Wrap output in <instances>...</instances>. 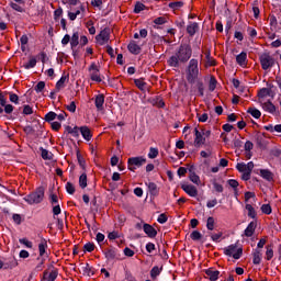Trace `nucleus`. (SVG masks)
<instances>
[{"label": "nucleus", "instance_id": "nucleus-49", "mask_svg": "<svg viewBox=\"0 0 281 281\" xmlns=\"http://www.w3.org/2000/svg\"><path fill=\"white\" fill-rule=\"evenodd\" d=\"M157 221L160 223V225H164V223H168V216L162 213L158 216Z\"/></svg>", "mask_w": 281, "mask_h": 281}, {"label": "nucleus", "instance_id": "nucleus-55", "mask_svg": "<svg viewBox=\"0 0 281 281\" xmlns=\"http://www.w3.org/2000/svg\"><path fill=\"white\" fill-rule=\"evenodd\" d=\"M222 236H223V233H215V234L211 235V238L214 243H218L221 240Z\"/></svg>", "mask_w": 281, "mask_h": 281}, {"label": "nucleus", "instance_id": "nucleus-26", "mask_svg": "<svg viewBox=\"0 0 281 281\" xmlns=\"http://www.w3.org/2000/svg\"><path fill=\"white\" fill-rule=\"evenodd\" d=\"M260 177H262V179H266V181H271L273 179V173H271V171H269L268 169H261Z\"/></svg>", "mask_w": 281, "mask_h": 281}, {"label": "nucleus", "instance_id": "nucleus-63", "mask_svg": "<svg viewBox=\"0 0 281 281\" xmlns=\"http://www.w3.org/2000/svg\"><path fill=\"white\" fill-rule=\"evenodd\" d=\"M42 157L44 159H52V153H48L47 149H42Z\"/></svg>", "mask_w": 281, "mask_h": 281}, {"label": "nucleus", "instance_id": "nucleus-45", "mask_svg": "<svg viewBox=\"0 0 281 281\" xmlns=\"http://www.w3.org/2000/svg\"><path fill=\"white\" fill-rule=\"evenodd\" d=\"M34 89L36 93H42V91L45 89V81L37 82Z\"/></svg>", "mask_w": 281, "mask_h": 281}, {"label": "nucleus", "instance_id": "nucleus-21", "mask_svg": "<svg viewBox=\"0 0 281 281\" xmlns=\"http://www.w3.org/2000/svg\"><path fill=\"white\" fill-rule=\"evenodd\" d=\"M117 256H120V252L117 251V249H109L106 252H105V258L108 260H115V258H117Z\"/></svg>", "mask_w": 281, "mask_h": 281}, {"label": "nucleus", "instance_id": "nucleus-59", "mask_svg": "<svg viewBox=\"0 0 281 281\" xmlns=\"http://www.w3.org/2000/svg\"><path fill=\"white\" fill-rule=\"evenodd\" d=\"M27 35H22V37L20 38L23 50H25V45H27Z\"/></svg>", "mask_w": 281, "mask_h": 281}, {"label": "nucleus", "instance_id": "nucleus-4", "mask_svg": "<svg viewBox=\"0 0 281 281\" xmlns=\"http://www.w3.org/2000/svg\"><path fill=\"white\" fill-rule=\"evenodd\" d=\"M224 254L229 258H234L235 260H240V257L243 256V247H238V245L232 244L224 248Z\"/></svg>", "mask_w": 281, "mask_h": 281}, {"label": "nucleus", "instance_id": "nucleus-7", "mask_svg": "<svg viewBox=\"0 0 281 281\" xmlns=\"http://www.w3.org/2000/svg\"><path fill=\"white\" fill-rule=\"evenodd\" d=\"M259 104L266 113H270V115H279L278 108H276L271 101L260 100Z\"/></svg>", "mask_w": 281, "mask_h": 281}, {"label": "nucleus", "instance_id": "nucleus-18", "mask_svg": "<svg viewBox=\"0 0 281 281\" xmlns=\"http://www.w3.org/2000/svg\"><path fill=\"white\" fill-rule=\"evenodd\" d=\"M205 273H206V278H209V280H211V281L218 280V276H221V272L218 270H214V269H207V270H205Z\"/></svg>", "mask_w": 281, "mask_h": 281}, {"label": "nucleus", "instance_id": "nucleus-60", "mask_svg": "<svg viewBox=\"0 0 281 281\" xmlns=\"http://www.w3.org/2000/svg\"><path fill=\"white\" fill-rule=\"evenodd\" d=\"M67 111L70 113H76V102H70V104L67 105Z\"/></svg>", "mask_w": 281, "mask_h": 281}, {"label": "nucleus", "instance_id": "nucleus-62", "mask_svg": "<svg viewBox=\"0 0 281 281\" xmlns=\"http://www.w3.org/2000/svg\"><path fill=\"white\" fill-rule=\"evenodd\" d=\"M60 204H55L53 207V214L54 216H58V214H60Z\"/></svg>", "mask_w": 281, "mask_h": 281}, {"label": "nucleus", "instance_id": "nucleus-19", "mask_svg": "<svg viewBox=\"0 0 281 281\" xmlns=\"http://www.w3.org/2000/svg\"><path fill=\"white\" fill-rule=\"evenodd\" d=\"M134 83L137 87V89H139V91H143L144 93H145V91H148V83H146V81H144V79H142V78L135 79Z\"/></svg>", "mask_w": 281, "mask_h": 281}, {"label": "nucleus", "instance_id": "nucleus-53", "mask_svg": "<svg viewBox=\"0 0 281 281\" xmlns=\"http://www.w3.org/2000/svg\"><path fill=\"white\" fill-rule=\"evenodd\" d=\"M261 212H262L263 214H271V205H269V204H263V205L261 206Z\"/></svg>", "mask_w": 281, "mask_h": 281}, {"label": "nucleus", "instance_id": "nucleus-27", "mask_svg": "<svg viewBox=\"0 0 281 281\" xmlns=\"http://www.w3.org/2000/svg\"><path fill=\"white\" fill-rule=\"evenodd\" d=\"M267 95H271V90L268 88H262L258 92L259 102H260V100H265L267 98Z\"/></svg>", "mask_w": 281, "mask_h": 281}, {"label": "nucleus", "instance_id": "nucleus-35", "mask_svg": "<svg viewBox=\"0 0 281 281\" xmlns=\"http://www.w3.org/2000/svg\"><path fill=\"white\" fill-rule=\"evenodd\" d=\"M189 179L195 186H200L201 184V178L198 175H195L194 172L190 173Z\"/></svg>", "mask_w": 281, "mask_h": 281}, {"label": "nucleus", "instance_id": "nucleus-43", "mask_svg": "<svg viewBox=\"0 0 281 281\" xmlns=\"http://www.w3.org/2000/svg\"><path fill=\"white\" fill-rule=\"evenodd\" d=\"M273 258V248L271 246L266 247V260H271Z\"/></svg>", "mask_w": 281, "mask_h": 281}, {"label": "nucleus", "instance_id": "nucleus-28", "mask_svg": "<svg viewBox=\"0 0 281 281\" xmlns=\"http://www.w3.org/2000/svg\"><path fill=\"white\" fill-rule=\"evenodd\" d=\"M252 262L254 265H260L262 262V252L260 250H255Z\"/></svg>", "mask_w": 281, "mask_h": 281}, {"label": "nucleus", "instance_id": "nucleus-52", "mask_svg": "<svg viewBox=\"0 0 281 281\" xmlns=\"http://www.w3.org/2000/svg\"><path fill=\"white\" fill-rule=\"evenodd\" d=\"M32 113H34V110L32 109V106H30V105H24V108H23V114H24V115H32Z\"/></svg>", "mask_w": 281, "mask_h": 281}, {"label": "nucleus", "instance_id": "nucleus-12", "mask_svg": "<svg viewBox=\"0 0 281 281\" xmlns=\"http://www.w3.org/2000/svg\"><path fill=\"white\" fill-rule=\"evenodd\" d=\"M183 192H186V194H188L189 196H198L199 194V190H196V187L192 186V184H182L181 186Z\"/></svg>", "mask_w": 281, "mask_h": 281}, {"label": "nucleus", "instance_id": "nucleus-58", "mask_svg": "<svg viewBox=\"0 0 281 281\" xmlns=\"http://www.w3.org/2000/svg\"><path fill=\"white\" fill-rule=\"evenodd\" d=\"M244 148L246 153L251 151L254 149V143H251L250 140L246 142Z\"/></svg>", "mask_w": 281, "mask_h": 281}, {"label": "nucleus", "instance_id": "nucleus-42", "mask_svg": "<svg viewBox=\"0 0 281 281\" xmlns=\"http://www.w3.org/2000/svg\"><path fill=\"white\" fill-rule=\"evenodd\" d=\"M79 186H80V188H82V189L87 188V173H82V175L79 177Z\"/></svg>", "mask_w": 281, "mask_h": 281}, {"label": "nucleus", "instance_id": "nucleus-1", "mask_svg": "<svg viewBox=\"0 0 281 281\" xmlns=\"http://www.w3.org/2000/svg\"><path fill=\"white\" fill-rule=\"evenodd\" d=\"M189 58H192V48L188 44H183L179 47L176 55L171 56L168 60L170 67H179V63H188Z\"/></svg>", "mask_w": 281, "mask_h": 281}, {"label": "nucleus", "instance_id": "nucleus-44", "mask_svg": "<svg viewBox=\"0 0 281 281\" xmlns=\"http://www.w3.org/2000/svg\"><path fill=\"white\" fill-rule=\"evenodd\" d=\"M56 117H57V114L55 112H48L45 115V121L46 122H54V120H56Z\"/></svg>", "mask_w": 281, "mask_h": 281}, {"label": "nucleus", "instance_id": "nucleus-32", "mask_svg": "<svg viewBox=\"0 0 281 281\" xmlns=\"http://www.w3.org/2000/svg\"><path fill=\"white\" fill-rule=\"evenodd\" d=\"M214 225H216V220H214L213 216H210L206 221V229H209L210 232H213Z\"/></svg>", "mask_w": 281, "mask_h": 281}, {"label": "nucleus", "instance_id": "nucleus-57", "mask_svg": "<svg viewBox=\"0 0 281 281\" xmlns=\"http://www.w3.org/2000/svg\"><path fill=\"white\" fill-rule=\"evenodd\" d=\"M218 201L216 199L213 200H209L206 203V207L212 209V207H216Z\"/></svg>", "mask_w": 281, "mask_h": 281}, {"label": "nucleus", "instance_id": "nucleus-11", "mask_svg": "<svg viewBox=\"0 0 281 281\" xmlns=\"http://www.w3.org/2000/svg\"><path fill=\"white\" fill-rule=\"evenodd\" d=\"M238 172H251V170H254V161H249L248 164L245 162H238L236 166Z\"/></svg>", "mask_w": 281, "mask_h": 281}, {"label": "nucleus", "instance_id": "nucleus-31", "mask_svg": "<svg viewBox=\"0 0 281 281\" xmlns=\"http://www.w3.org/2000/svg\"><path fill=\"white\" fill-rule=\"evenodd\" d=\"M248 113H250V115H252V117H255V120H260V116L262 115L260 110H258L256 108H249Z\"/></svg>", "mask_w": 281, "mask_h": 281}, {"label": "nucleus", "instance_id": "nucleus-25", "mask_svg": "<svg viewBox=\"0 0 281 281\" xmlns=\"http://www.w3.org/2000/svg\"><path fill=\"white\" fill-rule=\"evenodd\" d=\"M58 278V274L55 271L44 272V277L42 281H55Z\"/></svg>", "mask_w": 281, "mask_h": 281}, {"label": "nucleus", "instance_id": "nucleus-17", "mask_svg": "<svg viewBox=\"0 0 281 281\" xmlns=\"http://www.w3.org/2000/svg\"><path fill=\"white\" fill-rule=\"evenodd\" d=\"M236 63L239 65V67H247V54L241 52L239 55H237Z\"/></svg>", "mask_w": 281, "mask_h": 281}, {"label": "nucleus", "instance_id": "nucleus-41", "mask_svg": "<svg viewBox=\"0 0 281 281\" xmlns=\"http://www.w3.org/2000/svg\"><path fill=\"white\" fill-rule=\"evenodd\" d=\"M153 104L158 106L159 109H164V106H166V103H164V100H161V98L159 97L153 99Z\"/></svg>", "mask_w": 281, "mask_h": 281}, {"label": "nucleus", "instance_id": "nucleus-5", "mask_svg": "<svg viewBox=\"0 0 281 281\" xmlns=\"http://www.w3.org/2000/svg\"><path fill=\"white\" fill-rule=\"evenodd\" d=\"M127 164H128V170H131L132 172H135V170H137V168H142V166H144V164H146V158H144L142 156L132 157V158H128Z\"/></svg>", "mask_w": 281, "mask_h": 281}, {"label": "nucleus", "instance_id": "nucleus-47", "mask_svg": "<svg viewBox=\"0 0 281 281\" xmlns=\"http://www.w3.org/2000/svg\"><path fill=\"white\" fill-rule=\"evenodd\" d=\"M145 5L142 2H137L134 8L135 14H139L144 10Z\"/></svg>", "mask_w": 281, "mask_h": 281}, {"label": "nucleus", "instance_id": "nucleus-30", "mask_svg": "<svg viewBox=\"0 0 281 281\" xmlns=\"http://www.w3.org/2000/svg\"><path fill=\"white\" fill-rule=\"evenodd\" d=\"M24 69H34L36 67V58L32 57L27 63L22 65Z\"/></svg>", "mask_w": 281, "mask_h": 281}, {"label": "nucleus", "instance_id": "nucleus-39", "mask_svg": "<svg viewBox=\"0 0 281 281\" xmlns=\"http://www.w3.org/2000/svg\"><path fill=\"white\" fill-rule=\"evenodd\" d=\"M159 273H161V268L155 266V267L150 270V278H153V280H155V278H157V276H159Z\"/></svg>", "mask_w": 281, "mask_h": 281}, {"label": "nucleus", "instance_id": "nucleus-50", "mask_svg": "<svg viewBox=\"0 0 281 281\" xmlns=\"http://www.w3.org/2000/svg\"><path fill=\"white\" fill-rule=\"evenodd\" d=\"M9 100H10V102H12L13 104H19V95H16L15 93H10V94H9Z\"/></svg>", "mask_w": 281, "mask_h": 281}, {"label": "nucleus", "instance_id": "nucleus-40", "mask_svg": "<svg viewBox=\"0 0 281 281\" xmlns=\"http://www.w3.org/2000/svg\"><path fill=\"white\" fill-rule=\"evenodd\" d=\"M169 8L171 10H180V8H183V1L170 2Z\"/></svg>", "mask_w": 281, "mask_h": 281}, {"label": "nucleus", "instance_id": "nucleus-14", "mask_svg": "<svg viewBox=\"0 0 281 281\" xmlns=\"http://www.w3.org/2000/svg\"><path fill=\"white\" fill-rule=\"evenodd\" d=\"M94 104L98 111L104 110V94H97L94 97Z\"/></svg>", "mask_w": 281, "mask_h": 281}, {"label": "nucleus", "instance_id": "nucleus-51", "mask_svg": "<svg viewBox=\"0 0 281 281\" xmlns=\"http://www.w3.org/2000/svg\"><path fill=\"white\" fill-rule=\"evenodd\" d=\"M191 239L192 240H201V233L199 231H193L191 233Z\"/></svg>", "mask_w": 281, "mask_h": 281}, {"label": "nucleus", "instance_id": "nucleus-29", "mask_svg": "<svg viewBox=\"0 0 281 281\" xmlns=\"http://www.w3.org/2000/svg\"><path fill=\"white\" fill-rule=\"evenodd\" d=\"M147 157L149 159H157V157H159V149L156 147H150Z\"/></svg>", "mask_w": 281, "mask_h": 281}, {"label": "nucleus", "instance_id": "nucleus-9", "mask_svg": "<svg viewBox=\"0 0 281 281\" xmlns=\"http://www.w3.org/2000/svg\"><path fill=\"white\" fill-rule=\"evenodd\" d=\"M111 36V30L104 29L95 36V41L98 45H106L109 43V38Z\"/></svg>", "mask_w": 281, "mask_h": 281}, {"label": "nucleus", "instance_id": "nucleus-3", "mask_svg": "<svg viewBox=\"0 0 281 281\" xmlns=\"http://www.w3.org/2000/svg\"><path fill=\"white\" fill-rule=\"evenodd\" d=\"M43 199H45V189L43 187H40L35 190V192L26 195L24 198V201L30 205H34V204L42 203Z\"/></svg>", "mask_w": 281, "mask_h": 281}, {"label": "nucleus", "instance_id": "nucleus-2", "mask_svg": "<svg viewBox=\"0 0 281 281\" xmlns=\"http://www.w3.org/2000/svg\"><path fill=\"white\" fill-rule=\"evenodd\" d=\"M187 80L194 85L199 80V59H191L187 70Z\"/></svg>", "mask_w": 281, "mask_h": 281}, {"label": "nucleus", "instance_id": "nucleus-48", "mask_svg": "<svg viewBox=\"0 0 281 281\" xmlns=\"http://www.w3.org/2000/svg\"><path fill=\"white\" fill-rule=\"evenodd\" d=\"M66 190L68 194H74V192H76V188L74 187V184H71V182L66 183Z\"/></svg>", "mask_w": 281, "mask_h": 281}, {"label": "nucleus", "instance_id": "nucleus-10", "mask_svg": "<svg viewBox=\"0 0 281 281\" xmlns=\"http://www.w3.org/2000/svg\"><path fill=\"white\" fill-rule=\"evenodd\" d=\"M194 135H195V138H194V146H196L198 148H200V146H204L205 144V136L202 134L201 131H199V128H194Z\"/></svg>", "mask_w": 281, "mask_h": 281}, {"label": "nucleus", "instance_id": "nucleus-8", "mask_svg": "<svg viewBox=\"0 0 281 281\" xmlns=\"http://www.w3.org/2000/svg\"><path fill=\"white\" fill-rule=\"evenodd\" d=\"M88 71L90 79L93 82H102V76H100V68H98V65H95V63L90 65Z\"/></svg>", "mask_w": 281, "mask_h": 281}, {"label": "nucleus", "instance_id": "nucleus-24", "mask_svg": "<svg viewBox=\"0 0 281 281\" xmlns=\"http://www.w3.org/2000/svg\"><path fill=\"white\" fill-rule=\"evenodd\" d=\"M67 133H69L72 137H80V127L75 126H67L66 127Z\"/></svg>", "mask_w": 281, "mask_h": 281}, {"label": "nucleus", "instance_id": "nucleus-61", "mask_svg": "<svg viewBox=\"0 0 281 281\" xmlns=\"http://www.w3.org/2000/svg\"><path fill=\"white\" fill-rule=\"evenodd\" d=\"M146 251H148V254H153L155 251V244L148 243L146 245Z\"/></svg>", "mask_w": 281, "mask_h": 281}, {"label": "nucleus", "instance_id": "nucleus-54", "mask_svg": "<svg viewBox=\"0 0 281 281\" xmlns=\"http://www.w3.org/2000/svg\"><path fill=\"white\" fill-rule=\"evenodd\" d=\"M83 249L85 251H93V249H95V245H93L92 243H87L85 246H83Z\"/></svg>", "mask_w": 281, "mask_h": 281}, {"label": "nucleus", "instance_id": "nucleus-22", "mask_svg": "<svg viewBox=\"0 0 281 281\" xmlns=\"http://www.w3.org/2000/svg\"><path fill=\"white\" fill-rule=\"evenodd\" d=\"M196 30H199V24L196 22H192L187 26V32L190 36H194L196 34Z\"/></svg>", "mask_w": 281, "mask_h": 281}, {"label": "nucleus", "instance_id": "nucleus-56", "mask_svg": "<svg viewBox=\"0 0 281 281\" xmlns=\"http://www.w3.org/2000/svg\"><path fill=\"white\" fill-rule=\"evenodd\" d=\"M154 23H155V25H164L166 23V18H164V16L156 18L154 20Z\"/></svg>", "mask_w": 281, "mask_h": 281}, {"label": "nucleus", "instance_id": "nucleus-15", "mask_svg": "<svg viewBox=\"0 0 281 281\" xmlns=\"http://www.w3.org/2000/svg\"><path fill=\"white\" fill-rule=\"evenodd\" d=\"M143 231L149 238H155V236H157V229L149 224H144Z\"/></svg>", "mask_w": 281, "mask_h": 281}, {"label": "nucleus", "instance_id": "nucleus-64", "mask_svg": "<svg viewBox=\"0 0 281 281\" xmlns=\"http://www.w3.org/2000/svg\"><path fill=\"white\" fill-rule=\"evenodd\" d=\"M228 186L233 188L236 191V188H238V182L234 179L228 180Z\"/></svg>", "mask_w": 281, "mask_h": 281}, {"label": "nucleus", "instance_id": "nucleus-37", "mask_svg": "<svg viewBox=\"0 0 281 281\" xmlns=\"http://www.w3.org/2000/svg\"><path fill=\"white\" fill-rule=\"evenodd\" d=\"M65 82H67V77L63 76L56 83V89L60 91V89H65Z\"/></svg>", "mask_w": 281, "mask_h": 281}, {"label": "nucleus", "instance_id": "nucleus-23", "mask_svg": "<svg viewBox=\"0 0 281 281\" xmlns=\"http://www.w3.org/2000/svg\"><path fill=\"white\" fill-rule=\"evenodd\" d=\"M128 50L131 52V54H139V52H142V47H139V45H137L135 42H131L127 46Z\"/></svg>", "mask_w": 281, "mask_h": 281}, {"label": "nucleus", "instance_id": "nucleus-13", "mask_svg": "<svg viewBox=\"0 0 281 281\" xmlns=\"http://www.w3.org/2000/svg\"><path fill=\"white\" fill-rule=\"evenodd\" d=\"M79 133L86 142H91V139H93V134L91 133V130L88 126L79 127Z\"/></svg>", "mask_w": 281, "mask_h": 281}, {"label": "nucleus", "instance_id": "nucleus-16", "mask_svg": "<svg viewBox=\"0 0 281 281\" xmlns=\"http://www.w3.org/2000/svg\"><path fill=\"white\" fill-rule=\"evenodd\" d=\"M257 226L258 225L256 224V222H250L246 229L244 231L245 236L247 238H251V236H254V233L256 232Z\"/></svg>", "mask_w": 281, "mask_h": 281}, {"label": "nucleus", "instance_id": "nucleus-46", "mask_svg": "<svg viewBox=\"0 0 281 281\" xmlns=\"http://www.w3.org/2000/svg\"><path fill=\"white\" fill-rule=\"evenodd\" d=\"M216 89V78L211 77L209 82V91H214Z\"/></svg>", "mask_w": 281, "mask_h": 281}, {"label": "nucleus", "instance_id": "nucleus-20", "mask_svg": "<svg viewBox=\"0 0 281 281\" xmlns=\"http://www.w3.org/2000/svg\"><path fill=\"white\" fill-rule=\"evenodd\" d=\"M80 43V35L78 32H75L72 36L70 37V47L74 49L75 47H78V44Z\"/></svg>", "mask_w": 281, "mask_h": 281}, {"label": "nucleus", "instance_id": "nucleus-36", "mask_svg": "<svg viewBox=\"0 0 281 281\" xmlns=\"http://www.w3.org/2000/svg\"><path fill=\"white\" fill-rule=\"evenodd\" d=\"M246 210L250 218H256V209L251 204H246Z\"/></svg>", "mask_w": 281, "mask_h": 281}, {"label": "nucleus", "instance_id": "nucleus-33", "mask_svg": "<svg viewBox=\"0 0 281 281\" xmlns=\"http://www.w3.org/2000/svg\"><path fill=\"white\" fill-rule=\"evenodd\" d=\"M19 243L20 245H23L24 247H26V249H32V247H34V244L27 238H20Z\"/></svg>", "mask_w": 281, "mask_h": 281}, {"label": "nucleus", "instance_id": "nucleus-6", "mask_svg": "<svg viewBox=\"0 0 281 281\" xmlns=\"http://www.w3.org/2000/svg\"><path fill=\"white\" fill-rule=\"evenodd\" d=\"M260 63L262 69L267 71V69H271L276 65V59L269 54H263L260 56Z\"/></svg>", "mask_w": 281, "mask_h": 281}, {"label": "nucleus", "instance_id": "nucleus-38", "mask_svg": "<svg viewBox=\"0 0 281 281\" xmlns=\"http://www.w3.org/2000/svg\"><path fill=\"white\" fill-rule=\"evenodd\" d=\"M46 249H47V241H41L38 244L40 256H45Z\"/></svg>", "mask_w": 281, "mask_h": 281}, {"label": "nucleus", "instance_id": "nucleus-34", "mask_svg": "<svg viewBox=\"0 0 281 281\" xmlns=\"http://www.w3.org/2000/svg\"><path fill=\"white\" fill-rule=\"evenodd\" d=\"M147 188L149 190V193L153 194L154 196H156V194H158V190H157V184L155 182H149L147 184Z\"/></svg>", "mask_w": 281, "mask_h": 281}]
</instances>
